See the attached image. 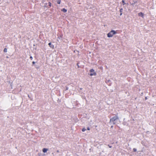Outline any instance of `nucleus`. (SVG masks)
Instances as JSON below:
<instances>
[{
  "mask_svg": "<svg viewBox=\"0 0 156 156\" xmlns=\"http://www.w3.org/2000/svg\"><path fill=\"white\" fill-rule=\"evenodd\" d=\"M119 119V117L117 115L113 117L110 119V122L113 125L115 124L116 122V121Z\"/></svg>",
  "mask_w": 156,
  "mask_h": 156,
  "instance_id": "obj_1",
  "label": "nucleus"
},
{
  "mask_svg": "<svg viewBox=\"0 0 156 156\" xmlns=\"http://www.w3.org/2000/svg\"><path fill=\"white\" fill-rule=\"evenodd\" d=\"M90 75L91 76L93 75H96V73L95 72L94 70L93 69H91L90 70Z\"/></svg>",
  "mask_w": 156,
  "mask_h": 156,
  "instance_id": "obj_3",
  "label": "nucleus"
},
{
  "mask_svg": "<svg viewBox=\"0 0 156 156\" xmlns=\"http://www.w3.org/2000/svg\"><path fill=\"white\" fill-rule=\"evenodd\" d=\"M68 88H67V87H66V90H68Z\"/></svg>",
  "mask_w": 156,
  "mask_h": 156,
  "instance_id": "obj_21",
  "label": "nucleus"
},
{
  "mask_svg": "<svg viewBox=\"0 0 156 156\" xmlns=\"http://www.w3.org/2000/svg\"><path fill=\"white\" fill-rule=\"evenodd\" d=\"M136 151H137V150H136V149L135 148H134L133 149V151L136 152Z\"/></svg>",
  "mask_w": 156,
  "mask_h": 156,
  "instance_id": "obj_11",
  "label": "nucleus"
},
{
  "mask_svg": "<svg viewBox=\"0 0 156 156\" xmlns=\"http://www.w3.org/2000/svg\"><path fill=\"white\" fill-rule=\"evenodd\" d=\"M30 58L31 59V60H32L33 59V57H32L31 56H30Z\"/></svg>",
  "mask_w": 156,
  "mask_h": 156,
  "instance_id": "obj_15",
  "label": "nucleus"
},
{
  "mask_svg": "<svg viewBox=\"0 0 156 156\" xmlns=\"http://www.w3.org/2000/svg\"><path fill=\"white\" fill-rule=\"evenodd\" d=\"M32 63H33V64H34L35 63V62L34 61L32 62Z\"/></svg>",
  "mask_w": 156,
  "mask_h": 156,
  "instance_id": "obj_18",
  "label": "nucleus"
},
{
  "mask_svg": "<svg viewBox=\"0 0 156 156\" xmlns=\"http://www.w3.org/2000/svg\"><path fill=\"white\" fill-rule=\"evenodd\" d=\"M116 34V32L115 30H112L108 34L107 36L108 37H112Z\"/></svg>",
  "mask_w": 156,
  "mask_h": 156,
  "instance_id": "obj_2",
  "label": "nucleus"
},
{
  "mask_svg": "<svg viewBox=\"0 0 156 156\" xmlns=\"http://www.w3.org/2000/svg\"><path fill=\"white\" fill-rule=\"evenodd\" d=\"M145 99L146 100H147V97H146L145 98Z\"/></svg>",
  "mask_w": 156,
  "mask_h": 156,
  "instance_id": "obj_19",
  "label": "nucleus"
},
{
  "mask_svg": "<svg viewBox=\"0 0 156 156\" xmlns=\"http://www.w3.org/2000/svg\"><path fill=\"white\" fill-rule=\"evenodd\" d=\"M48 45L51 48H53L54 47V46L53 45H51V42L48 44Z\"/></svg>",
  "mask_w": 156,
  "mask_h": 156,
  "instance_id": "obj_6",
  "label": "nucleus"
},
{
  "mask_svg": "<svg viewBox=\"0 0 156 156\" xmlns=\"http://www.w3.org/2000/svg\"><path fill=\"white\" fill-rule=\"evenodd\" d=\"M87 129L88 130H90V129L89 127H87Z\"/></svg>",
  "mask_w": 156,
  "mask_h": 156,
  "instance_id": "obj_16",
  "label": "nucleus"
},
{
  "mask_svg": "<svg viewBox=\"0 0 156 156\" xmlns=\"http://www.w3.org/2000/svg\"><path fill=\"white\" fill-rule=\"evenodd\" d=\"M122 3H123V5H124L125 4H126V3H125V2H124V1H123H123H122Z\"/></svg>",
  "mask_w": 156,
  "mask_h": 156,
  "instance_id": "obj_14",
  "label": "nucleus"
},
{
  "mask_svg": "<svg viewBox=\"0 0 156 156\" xmlns=\"http://www.w3.org/2000/svg\"><path fill=\"white\" fill-rule=\"evenodd\" d=\"M57 3L58 4H60L61 3V0H58L57 1Z\"/></svg>",
  "mask_w": 156,
  "mask_h": 156,
  "instance_id": "obj_10",
  "label": "nucleus"
},
{
  "mask_svg": "<svg viewBox=\"0 0 156 156\" xmlns=\"http://www.w3.org/2000/svg\"><path fill=\"white\" fill-rule=\"evenodd\" d=\"M138 15H139V16H141V17H142L143 18V17L144 14L143 13H142L141 12L139 13H138Z\"/></svg>",
  "mask_w": 156,
  "mask_h": 156,
  "instance_id": "obj_5",
  "label": "nucleus"
},
{
  "mask_svg": "<svg viewBox=\"0 0 156 156\" xmlns=\"http://www.w3.org/2000/svg\"><path fill=\"white\" fill-rule=\"evenodd\" d=\"M4 51L5 52H6L7 51V49L6 48H5L4 49Z\"/></svg>",
  "mask_w": 156,
  "mask_h": 156,
  "instance_id": "obj_8",
  "label": "nucleus"
},
{
  "mask_svg": "<svg viewBox=\"0 0 156 156\" xmlns=\"http://www.w3.org/2000/svg\"><path fill=\"white\" fill-rule=\"evenodd\" d=\"M49 5L50 6H51V3L50 2H49L48 3Z\"/></svg>",
  "mask_w": 156,
  "mask_h": 156,
  "instance_id": "obj_13",
  "label": "nucleus"
},
{
  "mask_svg": "<svg viewBox=\"0 0 156 156\" xmlns=\"http://www.w3.org/2000/svg\"><path fill=\"white\" fill-rule=\"evenodd\" d=\"M86 130V129L84 128H83L82 129V131L83 132H84Z\"/></svg>",
  "mask_w": 156,
  "mask_h": 156,
  "instance_id": "obj_9",
  "label": "nucleus"
},
{
  "mask_svg": "<svg viewBox=\"0 0 156 156\" xmlns=\"http://www.w3.org/2000/svg\"><path fill=\"white\" fill-rule=\"evenodd\" d=\"M61 11L64 12H66L67 11V10L64 8H63L62 9Z\"/></svg>",
  "mask_w": 156,
  "mask_h": 156,
  "instance_id": "obj_7",
  "label": "nucleus"
},
{
  "mask_svg": "<svg viewBox=\"0 0 156 156\" xmlns=\"http://www.w3.org/2000/svg\"><path fill=\"white\" fill-rule=\"evenodd\" d=\"M112 127H113V126H111V127H112Z\"/></svg>",
  "mask_w": 156,
  "mask_h": 156,
  "instance_id": "obj_22",
  "label": "nucleus"
},
{
  "mask_svg": "<svg viewBox=\"0 0 156 156\" xmlns=\"http://www.w3.org/2000/svg\"><path fill=\"white\" fill-rule=\"evenodd\" d=\"M108 147H110V148H111V147H112V146H110V145H108Z\"/></svg>",
  "mask_w": 156,
  "mask_h": 156,
  "instance_id": "obj_17",
  "label": "nucleus"
},
{
  "mask_svg": "<svg viewBox=\"0 0 156 156\" xmlns=\"http://www.w3.org/2000/svg\"><path fill=\"white\" fill-rule=\"evenodd\" d=\"M123 9H121L120 10V12H122L123 11Z\"/></svg>",
  "mask_w": 156,
  "mask_h": 156,
  "instance_id": "obj_12",
  "label": "nucleus"
},
{
  "mask_svg": "<svg viewBox=\"0 0 156 156\" xmlns=\"http://www.w3.org/2000/svg\"><path fill=\"white\" fill-rule=\"evenodd\" d=\"M122 15V12H121V13L120 14V15L121 16V15Z\"/></svg>",
  "mask_w": 156,
  "mask_h": 156,
  "instance_id": "obj_20",
  "label": "nucleus"
},
{
  "mask_svg": "<svg viewBox=\"0 0 156 156\" xmlns=\"http://www.w3.org/2000/svg\"><path fill=\"white\" fill-rule=\"evenodd\" d=\"M48 149L46 148H44L42 150V151L44 153H46L48 150Z\"/></svg>",
  "mask_w": 156,
  "mask_h": 156,
  "instance_id": "obj_4",
  "label": "nucleus"
}]
</instances>
